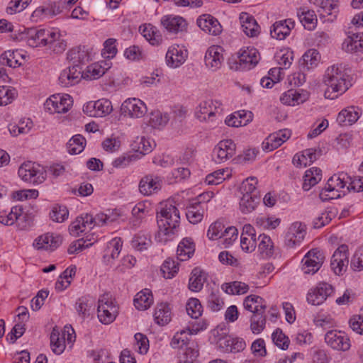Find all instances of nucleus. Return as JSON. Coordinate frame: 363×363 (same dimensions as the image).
I'll list each match as a JSON object with an SVG mask.
<instances>
[{"label": "nucleus", "instance_id": "nucleus-1", "mask_svg": "<svg viewBox=\"0 0 363 363\" xmlns=\"http://www.w3.org/2000/svg\"><path fill=\"white\" fill-rule=\"evenodd\" d=\"M350 78V75L341 65H334L328 67L323 79L327 86L325 98L335 99L345 93L352 86Z\"/></svg>", "mask_w": 363, "mask_h": 363}, {"label": "nucleus", "instance_id": "nucleus-2", "mask_svg": "<svg viewBox=\"0 0 363 363\" xmlns=\"http://www.w3.org/2000/svg\"><path fill=\"white\" fill-rule=\"evenodd\" d=\"M27 43L29 46H48L55 53H62L67 48V43L58 32L48 29H28Z\"/></svg>", "mask_w": 363, "mask_h": 363}, {"label": "nucleus", "instance_id": "nucleus-3", "mask_svg": "<svg viewBox=\"0 0 363 363\" xmlns=\"http://www.w3.org/2000/svg\"><path fill=\"white\" fill-rule=\"evenodd\" d=\"M179 211L175 206L169 202L160 203V211L157 213L159 233L173 234V230L179 226Z\"/></svg>", "mask_w": 363, "mask_h": 363}, {"label": "nucleus", "instance_id": "nucleus-4", "mask_svg": "<svg viewBox=\"0 0 363 363\" xmlns=\"http://www.w3.org/2000/svg\"><path fill=\"white\" fill-rule=\"evenodd\" d=\"M18 174L23 181L33 184L43 183L46 177L43 168L31 162L22 164L18 168Z\"/></svg>", "mask_w": 363, "mask_h": 363}, {"label": "nucleus", "instance_id": "nucleus-5", "mask_svg": "<svg viewBox=\"0 0 363 363\" xmlns=\"http://www.w3.org/2000/svg\"><path fill=\"white\" fill-rule=\"evenodd\" d=\"M97 313L99 320L103 324H110L116 319L118 308L111 300V296L108 294H105L99 298Z\"/></svg>", "mask_w": 363, "mask_h": 363}, {"label": "nucleus", "instance_id": "nucleus-6", "mask_svg": "<svg viewBox=\"0 0 363 363\" xmlns=\"http://www.w3.org/2000/svg\"><path fill=\"white\" fill-rule=\"evenodd\" d=\"M325 257L323 253L317 250L312 249L308 251L301 260V270L306 274H314L323 264Z\"/></svg>", "mask_w": 363, "mask_h": 363}, {"label": "nucleus", "instance_id": "nucleus-7", "mask_svg": "<svg viewBox=\"0 0 363 363\" xmlns=\"http://www.w3.org/2000/svg\"><path fill=\"white\" fill-rule=\"evenodd\" d=\"M325 341L328 346L337 351L345 352L351 347L349 336L341 330H333L327 332Z\"/></svg>", "mask_w": 363, "mask_h": 363}, {"label": "nucleus", "instance_id": "nucleus-8", "mask_svg": "<svg viewBox=\"0 0 363 363\" xmlns=\"http://www.w3.org/2000/svg\"><path fill=\"white\" fill-rule=\"evenodd\" d=\"M113 111L111 102L105 99L89 101L83 106V111L90 117H104Z\"/></svg>", "mask_w": 363, "mask_h": 363}, {"label": "nucleus", "instance_id": "nucleus-9", "mask_svg": "<svg viewBox=\"0 0 363 363\" xmlns=\"http://www.w3.org/2000/svg\"><path fill=\"white\" fill-rule=\"evenodd\" d=\"M73 101L68 94L60 96L52 95L48 99L45 103V106L51 113H66L72 106Z\"/></svg>", "mask_w": 363, "mask_h": 363}, {"label": "nucleus", "instance_id": "nucleus-10", "mask_svg": "<svg viewBox=\"0 0 363 363\" xmlns=\"http://www.w3.org/2000/svg\"><path fill=\"white\" fill-rule=\"evenodd\" d=\"M235 150L236 145L232 140H223L214 147L213 157L217 163L225 162L235 154Z\"/></svg>", "mask_w": 363, "mask_h": 363}, {"label": "nucleus", "instance_id": "nucleus-11", "mask_svg": "<svg viewBox=\"0 0 363 363\" xmlns=\"http://www.w3.org/2000/svg\"><path fill=\"white\" fill-rule=\"evenodd\" d=\"M348 263V247L346 245H341L332 256L331 268L335 274L340 275L346 271Z\"/></svg>", "mask_w": 363, "mask_h": 363}, {"label": "nucleus", "instance_id": "nucleus-12", "mask_svg": "<svg viewBox=\"0 0 363 363\" xmlns=\"http://www.w3.org/2000/svg\"><path fill=\"white\" fill-rule=\"evenodd\" d=\"M311 3L319 6L321 11L320 16L325 18L326 21H334L339 13V4L337 0H308Z\"/></svg>", "mask_w": 363, "mask_h": 363}, {"label": "nucleus", "instance_id": "nucleus-13", "mask_svg": "<svg viewBox=\"0 0 363 363\" xmlns=\"http://www.w3.org/2000/svg\"><path fill=\"white\" fill-rule=\"evenodd\" d=\"M333 291L332 285L325 282L320 283L308 292L307 301L314 306L320 305L326 300L328 296L333 293Z\"/></svg>", "mask_w": 363, "mask_h": 363}, {"label": "nucleus", "instance_id": "nucleus-14", "mask_svg": "<svg viewBox=\"0 0 363 363\" xmlns=\"http://www.w3.org/2000/svg\"><path fill=\"white\" fill-rule=\"evenodd\" d=\"M342 49L347 53L357 54L363 58V33L347 35L342 44Z\"/></svg>", "mask_w": 363, "mask_h": 363}, {"label": "nucleus", "instance_id": "nucleus-15", "mask_svg": "<svg viewBox=\"0 0 363 363\" xmlns=\"http://www.w3.org/2000/svg\"><path fill=\"white\" fill-rule=\"evenodd\" d=\"M121 111L131 118H141L147 112L146 105L138 99H128L121 106Z\"/></svg>", "mask_w": 363, "mask_h": 363}, {"label": "nucleus", "instance_id": "nucleus-16", "mask_svg": "<svg viewBox=\"0 0 363 363\" xmlns=\"http://www.w3.org/2000/svg\"><path fill=\"white\" fill-rule=\"evenodd\" d=\"M187 50L183 46L173 45L170 46L166 54V61L168 66L177 68L181 66L186 60Z\"/></svg>", "mask_w": 363, "mask_h": 363}, {"label": "nucleus", "instance_id": "nucleus-17", "mask_svg": "<svg viewBox=\"0 0 363 363\" xmlns=\"http://www.w3.org/2000/svg\"><path fill=\"white\" fill-rule=\"evenodd\" d=\"M222 104L218 100H207L201 102L199 106L196 116L200 120L210 119L211 117L222 112Z\"/></svg>", "mask_w": 363, "mask_h": 363}, {"label": "nucleus", "instance_id": "nucleus-18", "mask_svg": "<svg viewBox=\"0 0 363 363\" xmlns=\"http://www.w3.org/2000/svg\"><path fill=\"white\" fill-rule=\"evenodd\" d=\"M162 186V180L160 177L152 174L147 175L141 179L139 183V190L142 194L149 196L157 193L161 189Z\"/></svg>", "mask_w": 363, "mask_h": 363}, {"label": "nucleus", "instance_id": "nucleus-19", "mask_svg": "<svg viewBox=\"0 0 363 363\" xmlns=\"http://www.w3.org/2000/svg\"><path fill=\"white\" fill-rule=\"evenodd\" d=\"M62 242L61 236L47 233L35 239L33 246L38 250L54 251L62 244Z\"/></svg>", "mask_w": 363, "mask_h": 363}, {"label": "nucleus", "instance_id": "nucleus-20", "mask_svg": "<svg viewBox=\"0 0 363 363\" xmlns=\"http://www.w3.org/2000/svg\"><path fill=\"white\" fill-rule=\"evenodd\" d=\"M306 235L305 225L301 223H294L289 228L285 236L284 242L287 247H293L299 244Z\"/></svg>", "mask_w": 363, "mask_h": 363}, {"label": "nucleus", "instance_id": "nucleus-21", "mask_svg": "<svg viewBox=\"0 0 363 363\" xmlns=\"http://www.w3.org/2000/svg\"><path fill=\"white\" fill-rule=\"evenodd\" d=\"M198 26L207 33L218 35L222 32L218 21L210 14H203L197 19Z\"/></svg>", "mask_w": 363, "mask_h": 363}, {"label": "nucleus", "instance_id": "nucleus-22", "mask_svg": "<svg viewBox=\"0 0 363 363\" xmlns=\"http://www.w3.org/2000/svg\"><path fill=\"white\" fill-rule=\"evenodd\" d=\"M238 58L239 69L242 70H249L252 69L258 63L259 55L255 48H248L242 51Z\"/></svg>", "mask_w": 363, "mask_h": 363}, {"label": "nucleus", "instance_id": "nucleus-23", "mask_svg": "<svg viewBox=\"0 0 363 363\" xmlns=\"http://www.w3.org/2000/svg\"><path fill=\"white\" fill-rule=\"evenodd\" d=\"M223 49L220 46L210 47L205 55V64L211 69L212 71H216L221 67L224 60Z\"/></svg>", "mask_w": 363, "mask_h": 363}, {"label": "nucleus", "instance_id": "nucleus-24", "mask_svg": "<svg viewBox=\"0 0 363 363\" xmlns=\"http://www.w3.org/2000/svg\"><path fill=\"white\" fill-rule=\"evenodd\" d=\"M294 25L291 18L276 21L272 26L270 35L273 38L284 40L290 34Z\"/></svg>", "mask_w": 363, "mask_h": 363}, {"label": "nucleus", "instance_id": "nucleus-25", "mask_svg": "<svg viewBox=\"0 0 363 363\" xmlns=\"http://www.w3.org/2000/svg\"><path fill=\"white\" fill-rule=\"evenodd\" d=\"M308 97L309 93L306 90L289 89L282 94L280 101L282 104L288 106H296L303 104L308 100Z\"/></svg>", "mask_w": 363, "mask_h": 363}, {"label": "nucleus", "instance_id": "nucleus-26", "mask_svg": "<svg viewBox=\"0 0 363 363\" xmlns=\"http://www.w3.org/2000/svg\"><path fill=\"white\" fill-rule=\"evenodd\" d=\"M161 24L169 33L182 32L186 27V21L181 16L167 15L161 19Z\"/></svg>", "mask_w": 363, "mask_h": 363}, {"label": "nucleus", "instance_id": "nucleus-27", "mask_svg": "<svg viewBox=\"0 0 363 363\" xmlns=\"http://www.w3.org/2000/svg\"><path fill=\"white\" fill-rule=\"evenodd\" d=\"M83 77L82 70L69 66L62 71L59 77V83L62 86L68 87L78 83Z\"/></svg>", "mask_w": 363, "mask_h": 363}, {"label": "nucleus", "instance_id": "nucleus-28", "mask_svg": "<svg viewBox=\"0 0 363 363\" xmlns=\"http://www.w3.org/2000/svg\"><path fill=\"white\" fill-rule=\"evenodd\" d=\"M359 111L358 107H347L338 113L337 122L342 126L352 125L359 119L361 114Z\"/></svg>", "mask_w": 363, "mask_h": 363}, {"label": "nucleus", "instance_id": "nucleus-29", "mask_svg": "<svg viewBox=\"0 0 363 363\" xmlns=\"http://www.w3.org/2000/svg\"><path fill=\"white\" fill-rule=\"evenodd\" d=\"M240 21L243 32L247 36L255 37L258 35L259 33V26L252 16L247 13H241Z\"/></svg>", "mask_w": 363, "mask_h": 363}, {"label": "nucleus", "instance_id": "nucleus-30", "mask_svg": "<svg viewBox=\"0 0 363 363\" xmlns=\"http://www.w3.org/2000/svg\"><path fill=\"white\" fill-rule=\"evenodd\" d=\"M67 60L72 62L71 67H75L76 69L82 70L83 72L82 65L89 60V56L84 48H76L70 50L67 52Z\"/></svg>", "mask_w": 363, "mask_h": 363}, {"label": "nucleus", "instance_id": "nucleus-31", "mask_svg": "<svg viewBox=\"0 0 363 363\" xmlns=\"http://www.w3.org/2000/svg\"><path fill=\"white\" fill-rule=\"evenodd\" d=\"M123 242L120 238H115L108 242L103 256L104 262L106 264H111L112 261L118 257Z\"/></svg>", "mask_w": 363, "mask_h": 363}, {"label": "nucleus", "instance_id": "nucleus-32", "mask_svg": "<svg viewBox=\"0 0 363 363\" xmlns=\"http://www.w3.org/2000/svg\"><path fill=\"white\" fill-rule=\"evenodd\" d=\"M266 306H261L259 309H256L251 316L250 328L254 334L260 333L265 328L266 318L264 315Z\"/></svg>", "mask_w": 363, "mask_h": 363}, {"label": "nucleus", "instance_id": "nucleus-33", "mask_svg": "<svg viewBox=\"0 0 363 363\" xmlns=\"http://www.w3.org/2000/svg\"><path fill=\"white\" fill-rule=\"evenodd\" d=\"M21 60H24V56L18 50L5 51L0 56L1 64L10 67H16L21 65Z\"/></svg>", "mask_w": 363, "mask_h": 363}, {"label": "nucleus", "instance_id": "nucleus-34", "mask_svg": "<svg viewBox=\"0 0 363 363\" xmlns=\"http://www.w3.org/2000/svg\"><path fill=\"white\" fill-rule=\"evenodd\" d=\"M195 251V245L191 238H184L178 245L177 250V259L180 261L189 259Z\"/></svg>", "mask_w": 363, "mask_h": 363}, {"label": "nucleus", "instance_id": "nucleus-35", "mask_svg": "<svg viewBox=\"0 0 363 363\" xmlns=\"http://www.w3.org/2000/svg\"><path fill=\"white\" fill-rule=\"evenodd\" d=\"M321 172V169L318 167H312L306 170L303 176V189L306 191H309L318 184L322 178Z\"/></svg>", "mask_w": 363, "mask_h": 363}, {"label": "nucleus", "instance_id": "nucleus-36", "mask_svg": "<svg viewBox=\"0 0 363 363\" xmlns=\"http://www.w3.org/2000/svg\"><path fill=\"white\" fill-rule=\"evenodd\" d=\"M206 279L205 272L199 268H194L189 278V289L195 292L200 291Z\"/></svg>", "mask_w": 363, "mask_h": 363}, {"label": "nucleus", "instance_id": "nucleus-37", "mask_svg": "<svg viewBox=\"0 0 363 363\" xmlns=\"http://www.w3.org/2000/svg\"><path fill=\"white\" fill-rule=\"evenodd\" d=\"M21 208L15 206L9 213L6 211L0 212V223L6 225H11L16 221L22 220L26 216L21 214Z\"/></svg>", "mask_w": 363, "mask_h": 363}, {"label": "nucleus", "instance_id": "nucleus-38", "mask_svg": "<svg viewBox=\"0 0 363 363\" xmlns=\"http://www.w3.org/2000/svg\"><path fill=\"white\" fill-rule=\"evenodd\" d=\"M134 306L140 311L150 308L153 302L152 295L148 289H144L138 292L134 298Z\"/></svg>", "mask_w": 363, "mask_h": 363}, {"label": "nucleus", "instance_id": "nucleus-39", "mask_svg": "<svg viewBox=\"0 0 363 363\" xmlns=\"http://www.w3.org/2000/svg\"><path fill=\"white\" fill-rule=\"evenodd\" d=\"M50 346L52 352L56 354H62L65 349V334L60 337L57 328H54L50 334Z\"/></svg>", "mask_w": 363, "mask_h": 363}, {"label": "nucleus", "instance_id": "nucleus-40", "mask_svg": "<svg viewBox=\"0 0 363 363\" xmlns=\"http://www.w3.org/2000/svg\"><path fill=\"white\" fill-rule=\"evenodd\" d=\"M155 322L160 325H164L171 320V311L166 303L157 304L154 313Z\"/></svg>", "mask_w": 363, "mask_h": 363}, {"label": "nucleus", "instance_id": "nucleus-41", "mask_svg": "<svg viewBox=\"0 0 363 363\" xmlns=\"http://www.w3.org/2000/svg\"><path fill=\"white\" fill-rule=\"evenodd\" d=\"M259 197L256 194H242L240 201V209L243 213L254 211L259 203Z\"/></svg>", "mask_w": 363, "mask_h": 363}, {"label": "nucleus", "instance_id": "nucleus-42", "mask_svg": "<svg viewBox=\"0 0 363 363\" xmlns=\"http://www.w3.org/2000/svg\"><path fill=\"white\" fill-rule=\"evenodd\" d=\"M297 15L300 21L306 28L312 30L315 28L317 18L313 11L307 9L306 8H300Z\"/></svg>", "mask_w": 363, "mask_h": 363}, {"label": "nucleus", "instance_id": "nucleus-43", "mask_svg": "<svg viewBox=\"0 0 363 363\" xmlns=\"http://www.w3.org/2000/svg\"><path fill=\"white\" fill-rule=\"evenodd\" d=\"M155 146L154 141L146 139L145 137H138L132 144L133 149L143 155L152 152Z\"/></svg>", "mask_w": 363, "mask_h": 363}, {"label": "nucleus", "instance_id": "nucleus-44", "mask_svg": "<svg viewBox=\"0 0 363 363\" xmlns=\"http://www.w3.org/2000/svg\"><path fill=\"white\" fill-rule=\"evenodd\" d=\"M86 140L81 135H74L67 143V149L69 154L76 155L82 152L85 147Z\"/></svg>", "mask_w": 363, "mask_h": 363}, {"label": "nucleus", "instance_id": "nucleus-45", "mask_svg": "<svg viewBox=\"0 0 363 363\" xmlns=\"http://www.w3.org/2000/svg\"><path fill=\"white\" fill-rule=\"evenodd\" d=\"M222 289L228 294H244L249 290V286L245 283L241 281H233L230 284H223Z\"/></svg>", "mask_w": 363, "mask_h": 363}, {"label": "nucleus", "instance_id": "nucleus-46", "mask_svg": "<svg viewBox=\"0 0 363 363\" xmlns=\"http://www.w3.org/2000/svg\"><path fill=\"white\" fill-rule=\"evenodd\" d=\"M222 345L223 342H220ZM223 344L226 347L227 351L231 352H240L245 350L246 347L245 341L240 337L229 338L224 340Z\"/></svg>", "mask_w": 363, "mask_h": 363}, {"label": "nucleus", "instance_id": "nucleus-47", "mask_svg": "<svg viewBox=\"0 0 363 363\" xmlns=\"http://www.w3.org/2000/svg\"><path fill=\"white\" fill-rule=\"evenodd\" d=\"M143 36L150 42L152 45H158L162 41V36L157 28L150 24L145 26L143 31Z\"/></svg>", "mask_w": 363, "mask_h": 363}, {"label": "nucleus", "instance_id": "nucleus-48", "mask_svg": "<svg viewBox=\"0 0 363 363\" xmlns=\"http://www.w3.org/2000/svg\"><path fill=\"white\" fill-rule=\"evenodd\" d=\"M186 216L191 223L196 224L203 217V208L191 203L186 210Z\"/></svg>", "mask_w": 363, "mask_h": 363}, {"label": "nucleus", "instance_id": "nucleus-49", "mask_svg": "<svg viewBox=\"0 0 363 363\" xmlns=\"http://www.w3.org/2000/svg\"><path fill=\"white\" fill-rule=\"evenodd\" d=\"M259 243L258 245L260 253L264 257H270L273 254V242L269 236L264 234L259 235L258 237Z\"/></svg>", "mask_w": 363, "mask_h": 363}, {"label": "nucleus", "instance_id": "nucleus-50", "mask_svg": "<svg viewBox=\"0 0 363 363\" xmlns=\"http://www.w3.org/2000/svg\"><path fill=\"white\" fill-rule=\"evenodd\" d=\"M348 181H350V176L345 172H341L334 174L328 181L327 184L331 185L333 188L338 190L347 185Z\"/></svg>", "mask_w": 363, "mask_h": 363}, {"label": "nucleus", "instance_id": "nucleus-51", "mask_svg": "<svg viewBox=\"0 0 363 363\" xmlns=\"http://www.w3.org/2000/svg\"><path fill=\"white\" fill-rule=\"evenodd\" d=\"M283 144V140L276 133L270 134L262 144L263 150L267 152L272 151Z\"/></svg>", "mask_w": 363, "mask_h": 363}, {"label": "nucleus", "instance_id": "nucleus-52", "mask_svg": "<svg viewBox=\"0 0 363 363\" xmlns=\"http://www.w3.org/2000/svg\"><path fill=\"white\" fill-rule=\"evenodd\" d=\"M186 312L192 318H199L203 312L199 300L196 298H190L186 303Z\"/></svg>", "mask_w": 363, "mask_h": 363}, {"label": "nucleus", "instance_id": "nucleus-53", "mask_svg": "<svg viewBox=\"0 0 363 363\" xmlns=\"http://www.w3.org/2000/svg\"><path fill=\"white\" fill-rule=\"evenodd\" d=\"M272 339L274 345L279 348L285 350L289 347L290 340L281 329L277 328L273 332Z\"/></svg>", "mask_w": 363, "mask_h": 363}, {"label": "nucleus", "instance_id": "nucleus-54", "mask_svg": "<svg viewBox=\"0 0 363 363\" xmlns=\"http://www.w3.org/2000/svg\"><path fill=\"white\" fill-rule=\"evenodd\" d=\"M264 300L262 297L255 295H250L247 296L243 303L244 308L250 312L254 313L256 309H259L263 304Z\"/></svg>", "mask_w": 363, "mask_h": 363}, {"label": "nucleus", "instance_id": "nucleus-55", "mask_svg": "<svg viewBox=\"0 0 363 363\" xmlns=\"http://www.w3.org/2000/svg\"><path fill=\"white\" fill-rule=\"evenodd\" d=\"M63 9V6L62 3H56L54 2L53 4H50V6L44 8V7H40L37 9L34 12L33 14L35 16H39L40 14H43L45 16H56L57 14H59L62 12Z\"/></svg>", "mask_w": 363, "mask_h": 363}, {"label": "nucleus", "instance_id": "nucleus-56", "mask_svg": "<svg viewBox=\"0 0 363 363\" xmlns=\"http://www.w3.org/2000/svg\"><path fill=\"white\" fill-rule=\"evenodd\" d=\"M258 153V150L255 148H250L243 151V153L237 156L234 160L237 164H250L255 160Z\"/></svg>", "mask_w": 363, "mask_h": 363}, {"label": "nucleus", "instance_id": "nucleus-57", "mask_svg": "<svg viewBox=\"0 0 363 363\" xmlns=\"http://www.w3.org/2000/svg\"><path fill=\"white\" fill-rule=\"evenodd\" d=\"M160 270L164 278L171 279L177 273L179 267L174 260L168 258L162 264Z\"/></svg>", "mask_w": 363, "mask_h": 363}, {"label": "nucleus", "instance_id": "nucleus-58", "mask_svg": "<svg viewBox=\"0 0 363 363\" xmlns=\"http://www.w3.org/2000/svg\"><path fill=\"white\" fill-rule=\"evenodd\" d=\"M132 246L138 251L147 250L151 245L150 237L145 234H138L132 240Z\"/></svg>", "mask_w": 363, "mask_h": 363}, {"label": "nucleus", "instance_id": "nucleus-59", "mask_svg": "<svg viewBox=\"0 0 363 363\" xmlns=\"http://www.w3.org/2000/svg\"><path fill=\"white\" fill-rule=\"evenodd\" d=\"M50 216L53 221L62 223L68 218L69 211L64 206L55 205L52 207Z\"/></svg>", "mask_w": 363, "mask_h": 363}, {"label": "nucleus", "instance_id": "nucleus-60", "mask_svg": "<svg viewBox=\"0 0 363 363\" xmlns=\"http://www.w3.org/2000/svg\"><path fill=\"white\" fill-rule=\"evenodd\" d=\"M320 155V151L317 150L316 149H306L303 151L301 158L298 157V164H301L302 163H304V165L306 166L307 163L308 162L309 164H311L318 159Z\"/></svg>", "mask_w": 363, "mask_h": 363}, {"label": "nucleus", "instance_id": "nucleus-61", "mask_svg": "<svg viewBox=\"0 0 363 363\" xmlns=\"http://www.w3.org/2000/svg\"><path fill=\"white\" fill-rule=\"evenodd\" d=\"M16 92L14 89L5 86H0V106L11 104L15 99Z\"/></svg>", "mask_w": 363, "mask_h": 363}, {"label": "nucleus", "instance_id": "nucleus-62", "mask_svg": "<svg viewBox=\"0 0 363 363\" xmlns=\"http://www.w3.org/2000/svg\"><path fill=\"white\" fill-rule=\"evenodd\" d=\"M257 179L256 177H249L246 179L242 184L240 187L242 194H256L258 196V191L256 189Z\"/></svg>", "mask_w": 363, "mask_h": 363}, {"label": "nucleus", "instance_id": "nucleus-63", "mask_svg": "<svg viewBox=\"0 0 363 363\" xmlns=\"http://www.w3.org/2000/svg\"><path fill=\"white\" fill-rule=\"evenodd\" d=\"M319 197L323 201H328L331 199H338L340 194L337 189L333 188L330 184H325L319 194Z\"/></svg>", "mask_w": 363, "mask_h": 363}, {"label": "nucleus", "instance_id": "nucleus-64", "mask_svg": "<svg viewBox=\"0 0 363 363\" xmlns=\"http://www.w3.org/2000/svg\"><path fill=\"white\" fill-rule=\"evenodd\" d=\"M224 228V225L220 221H216L212 223L207 232V236L211 240H218L219 238H223V229Z\"/></svg>", "mask_w": 363, "mask_h": 363}]
</instances>
